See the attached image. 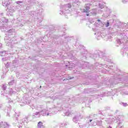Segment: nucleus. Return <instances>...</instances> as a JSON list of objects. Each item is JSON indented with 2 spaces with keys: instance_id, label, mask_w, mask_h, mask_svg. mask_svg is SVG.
Returning <instances> with one entry per match:
<instances>
[{
  "instance_id": "obj_1",
  "label": "nucleus",
  "mask_w": 128,
  "mask_h": 128,
  "mask_svg": "<svg viewBox=\"0 0 128 128\" xmlns=\"http://www.w3.org/2000/svg\"><path fill=\"white\" fill-rule=\"evenodd\" d=\"M7 22L8 19L4 17H2L0 19V30H1L2 32H6V30H8V25L6 24Z\"/></svg>"
},
{
  "instance_id": "obj_2",
  "label": "nucleus",
  "mask_w": 128,
  "mask_h": 128,
  "mask_svg": "<svg viewBox=\"0 0 128 128\" xmlns=\"http://www.w3.org/2000/svg\"><path fill=\"white\" fill-rule=\"evenodd\" d=\"M42 112H44V114H43V116H52V113L50 112H48V110L47 109H44V110H42L40 112H36L33 114V116L35 118H40V114H42Z\"/></svg>"
},
{
  "instance_id": "obj_3",
  "label": "nucleus",
  "mask_w": 128,
  "mask_h": 128,
  "mask_svg": "<svg viewBox=\"0 0 128 128\" xmlns=\"http://www.w3.org/2000/svg\"><path fill=\"white\" fill-rule=\"evenodd\" d=\"M71 8L72 5H70V4L63 6L62 7H61V10L60 11V14L61 16H64V10H65V12L68 10V9L70 8Z\"/></svg>"
},
{
  "instance_id": "obj_4",
  "label": "nucleus",
  "mask_w": 128,
  "mask_h": 128,
  "mask_svg": "<svg viewBox=\"0 0 128 128\" xmlns=\"http://www.w3.org/2000/svg\"><path fill=\"white\" fill-rule=\"evenodd\" d=\"M90 6H92L90 4H86L85 6V9H84L83 10H82V12H86V15L87 16H88V12H90Z\"/></svg>"
},
{
  "instance_id": "obj_5",
  "label": "nucleus",
  "mask_w": 128,
  "mask_h": 128,
  "mask_svg": "<svg viewBox=\"0 0 128 128\" xmlns=\"http://www.w3.org/2000/svg\"><path fill=\"white\" fill-rule=\"evenodd\" d=\"M82 116L80 114H78L73 118L72 120L74 122H75V124H78L80 120H82Z\"/></svg>"
},
{
  "instance_id": "obj_6",
  "label": "nucleus",
  "mask_w": 128,
  "mask_h": 128,
  "mask_svg": "<svg viewBox=\"0 0 128 128\" xmlns=\"http://www.w3.org/2000/svg\"><path fill=\"white\" fill-rule=\"evenodd\" d=\"M96 28H102L104 26V24L100 20H98L96 22V24H94Z\"/></svg>"
},
{
  "instance_id": "obj_7",
  "label": "nucleus",
  "mask_w": 128,
  "mask_h": 128,
  "mask_svg": "<svg viewBox=\"0 0 128 128\" xmlns=\"http://www.w3.org/2000/svg\"><path fill=\"white\" fill-rule=\"evenodd\" d=\"M5 42H6V46H10V44H12V40L11 38H8V37L6 36L4 38Z\"/></svg>"
},
{
  "instance_id": "obj_8",
  "label": "nucleus",
  "mask_w": 128,
  "mask_h": 128,
  "mask_svg": "<svg viewBox=\"0 0 128 128\" xmlns=\"http://www.w3.org/2000/svg\"><path fill=\"white\" fill-rule=\"evenodd\" d=\"M7 12H10L11 14H12V12H14L16 10H14V7L12 6V5H9L8 6Z\"/></svg>"
},
{
  "instance_id": "obj_9",
  "label": "nucleus",
  "mask_w": 128,
  "mask_h": 128,
  "mask_svg": "<svg viewBox=\"0 0 128 128\" xmlns=\"http://www.w3.org/2000/svg\"><path fill=\"white\" fill-rule=\"evenodd\" d=\"M10 125L6 122H0V128H9Z\"/></svg>"
},
{
  "instance_id": "obj_10",
  "label": "nucleus",
  "mask_w": 128,
  "mask_h": 128,
  "mask_svg": "<svg viewBox=\"0 0 128 128\" xmlns=\"http://www.w3.org/2000/svg\"><path fill=\"white\" fill-rule=\"evenodd\" d=\"M12 2L11 0H2V4L4 6L8 7L10 6V4Z\"/></svg>"
},
{
  "instance_id": "obj_11",
  "label": "nucleus",
  "mask_w": 128,
  "mask_h": 128,
  "mask_svg": "<svg viewBox=\"0 0 128 128\" xmlns=\"http://www.w3.org/2000/svg\"><path fill=\"white\" fill-rule=\"evenodd\" d=\"M96 34L97 35V36H96V38L98 40H100V38H102V33H100V31H97L95 34Z\"/></svg>"
},
{
  "instance_id": "obj_12",
  "label": "nucleus",
  "mask_w": 128,
  "mask_h": 128,
  "mask_svg": "<svg viewBox=\"0 0 128 128\" xmlns=\"http://www.w3.org/2000/svg\"><path fill=\"white\" fill-rule=\"evenodd\" d=\"M38 128H44V123L41 122H40L38 124L37 126Z\"/></svg>"
},
{
  "instance_id": "obj_13",
  "label": "nucleus",
  "mask_w": 128,
  "mask_h": 128,
  "mask_svg": "<svg viewBox=\"0 0 128 128\" xmlns=\"http://www.w3.org/2000/svg\"><path fill=\"white\" fill-rule=\"evenodd\" d=\"M33 12L32 16H34V18H38V17L40 16V12L36 13V12Z\"/></svg>"
},
{
  "instance_id": "obj_14",
  "label": "nucleus",
  "mask_w": 128,
  "mask_h": 128,
  "mask_svg": "<svg viewBox=\"0 0 128 128\" xmlns=\"http://www.w3.org/2000/svg\"><path fill=\"white\" fill-rule=\"evenodd\" d=\"M6 54H8V52H6V51L0 52V56H6Z\"/></svg>"
},
{
  "instance_id": "obj_15",
  "label": "nucleus",
  "mask_w": 128,
  "mask_h": 128,
  "mask_svg": "<svg viewBox=\"0 0 128 128\" xmlns=\"http://www.w3.org/2000/svg\"><path fill=\"white\" fill-rule=\"evenodd\" d=\"M108 124H110V122H116V119L114 118L113 117L110 118L108 120Z\"/></svg>"
},
{
  "instance_id": "obj_16",
  "label": "nucleus",
  "mask_w": 128,
  "mask_h": 128,
  "mask_svg": "<svg viewBox=\"0 0 128 128\" xmlns=\"http://www.w3.org/2000/svg\"><path fill=\"white\" fill-rule=\"evenodd\" d=\"M7 32L8 34H14L15 32L14 29H10Z\"/></svg>"
},
{
  "instance_id": "obj_17",
  "label": "nucleus",
  "mask_w": 128,
  "mask_h": 128,
  "mask_svg": "<svg viewBox=\"0 0 128 128\" xmlns=\"http://www.w3.org/2000/svg\"><path fill=\"white\" fill-rule=\"evenodd\" d=\"M2 89L4 90V92H6V84H4L2 86Z\"/></svg>"
},
{
  "instance_id": "obj_18",
  "label": "nucleus",
  "mask_w": 128,
  "mask_h": 128,
  "mask_svg": "<svg viewBox=\"0 0 128 128\" xmlns=\"http://www.w3.org/2000/svg\"><path fill=\"white\" fill-rule=\"evenodd\" d=\"M96 124L97 126H100L102 124V120L98 121Z\"/></svg>"
},
{
  "instance_id": "obj_19",
  "label": "nucleus",
  "mask_w": 128,
  "mask_h": 128,
  "mask_svg": "<svg viewBox=\"0 0 128 128\" xmlns=\"http://www.w3.org/2000/svg\"><path fill=\"white\" fill-rule=\"evenodd\" d=\"M7 94H8V90L4 92L3 90V91L2 92V94H3L4 96H6Z\"/></svg>"
},
{
  "instance_id": "obj_20",
  "label": "nucleus",
  "mask_w": 128,
  "mask_h": 128,
  "mask_svg": "<svg viewBox=\"0 0 128 128\" xmlns=\"http://www.w3.org/2000/svg\"><path fill=\"white\" fill-rule=\"evenodd\" d=\"M116 42H117L118 44H121L122 42V40H120V39H118L116 40Z\"/></svg>"
},
{
  "instance_id": "obj_21",
  "label": "nucleus",
  "mask_w": 128,
  "mask_h": 128,
  "mask_svg": "<svg viewBox=\"0 0 128 128\" xmlns=\"http://www.w3.org/2000/svg\"><path fill=\"white\" fill-rule=\"evenodd\" d=\"M98 6H99V8H101V10H102V8H104V4H102L100 3L98 4Z\"/></svg>"
},
{
  "instance_id": "obj_22",
  "label": "nucleus",
  "mask_w": 128,
  "mask_h": 128,
  "mask_svg": "<svg viewBox=\"0 0 128 128\" xmlns=\"http://www.w3.org/2000/svg\"><path fill=\"white\" fill-rule=\"evenodd\" d=\"M9 94H12L14 92V91L12 88L9 89V90L8 91Z\"/></svg>"
},
{
  "instance_id": "obj_23",
  "label": "nucleus",
  "mask_w": 128,
  "mask_h": 128,
  "mask_svg": "<svg viewBox=\"0 0 128 128\" xmlns=\"http://www.w3.org/2000/svg\"><path fill=\"white\" fill-rule=\"evenodd\" d=\"M14 80H12L11 82H8V84L10 86H12V85H14Z\"/></svg>"
},
{
  "instance_id": "obj_24",
  "label": "nucleus",
  "mask_w": 128,
  "mask_h": 128,
  "mask_svg": "<svg viewBox=\"0 0 128 128\" xmlns=\"http://www.w3.org/2000/svg\"><path fill=\"white\" fill-rule=\"evenodd\" d=\"M106 10L108 14V16L110 15V14L112 12H110V10L108 8H106Z\"/></svg>"
},
{
  "instance_id": "obj_25",
  "label": "nucleus",
  "mask_w": 128,
  "mask_h": 128,
  "mask_svg": "<svg viewBox=\"0 0 128 128\" xmlns=\"http://www.w3.org/2000/svg\"><path fill=\"white\" fill-rule=\"evenodd\" d=\"M91 126H96L97 125V124L96 122H94L92 123H91Z\"/></svg>"
},
{
  "instance_id": "obj_26",
  "label": "nucleus",
  "mask_w": 128,
  "mask_h": 128,
  "mask_svg": "<svg viewBox=\"0 0 128 128\" xmlns=\"http://www.w3.org/2000/svg\"><path fill=\"white\" fill-rule=\"evenodd\" d=\"M105 26L106 28H108V26H110V22H108V21L107 23L105 24Z\"/></svg>"
},
{
  "instance_id": "obj_27",
  "label": "nucleus",
  "mask_w": 128,
  "mask_h": 128,
  "mask_svg": "<svg viewBox=\"0 0 128 128\" xmlns=\"http://www.w3.org/2000/svg\"><path fill=\"white\" fill-rule=\"evenodd\" d=\"M122 128V123L120 122L118 124V126H117V128Z\"/></svg>"
},
{
  "instance_id": "obj_28",
  "label": "nucleus",
  "mask_w": 128,
  "mask_h": 128,
  "mask_svg": "<svg viewBox=\"0 0 128 128\" xmlns=\"http://www.w3.org/2000/svg\"><path fill=\"white\" fill-rule=\"evenodd\" d=\"M28 2L30 4L34 2H34H34V0H28Z\"/></svg>"
},
{
  "instance_id": "obj_29",
  "label": "nucleus",
  "mask_w": 128,
  "mask_h": 128,
  "mask_svg": "<svg viewBox=\"0 0 128 128\" xmlns=\"http://www.w3.org/2000/svg\"><path fill=\"white\" fill-rule=\"evenodd\" d=\"M2 62H5L6 60H8V58H6V57L3 58H2Z\"/></svg>"
},
{
  "instance_id": "obj_30",
  "label": "nucleus",
  "mask_w": 128,
  "mask_h": 128,
  "mask_svg": "<svg viewBox=\"0 0 128 128\" xmlns=\"http://www.w3.org/2000/svg\"><path fill=\"white\" fill-rule=\"evenodd\" d=\"M66 116H70V112H66Z\"/></svg>"
},
{
  "instance_id": "obj_31",
  "label": "nucleus",
  "mask_w": 128,
  "mask_h": 128,
  "mask_svg": "<svg viewBox=\"0 0 128 128\" xmlns=\"http://www.w3.org/2000/svg\"><path fill=\"white\" fill-rule=\"evenodd\" d=\"M16 4H22V1H18L16 2Z\"/></svg>"
},
{
  "instance_id": "obj_32",
  "label": "nucleus",
  "mask_w": 128,
  "mask_h": 128,
  "mask_svg": "<svg viewBox=\"0 0 128 128\" xmlns=\"http://www.w3.org/2000/svg\"><path fill=\"white\" fill-rule=\"evenodd\" d=\"M122 104L124 106H128V104H126V103H122Z\"/></svg>"
},
{
  "instance_id": "obj_33",
  "label": "nucleus",
  "mask_w": 128,
  "mask_h": 128,
  "mask_svg": "<svg viewBox=\"0 0 128 128\" xmlns=\"http://www.w3.org/2000/svg\"><path fill=\"white\" fill-rule=\"evenodd\" d=\"M92 122V120H90L88 122V124H90V122Z\"/></svg>"
},
{
  "instance_id": "obj_34",
  "label": "nucleus",
  "mask_w": 128,
  "mask_h": 128,
  "mask_svg": "<svg viewBox=\"0 0 128 128\" xmlns=\"http://www.w3.org/2000/svg\"><path fill=\"white\" fill-rule=\"evenodd\" d=\"M104 12V10H99L98 12L100 14V12Z\"/></svg>"
},
{
  "instance_id": "obj_35",
  "label": "nucleus",
  "mask_w": 128,
  "mask_h": 128,
  "mask_svg": "<svg viewBox=\"0 0 128 128\" xmlns=\"http://www.w3.org/2000/svg\"><path fill=\"white\" fill-rule=\"evenodd\" d=\"M107 128H112L110 126H107Z\"/></svg>"
},
{
  "instance_id": "obj_36",
  "label": "nucleus",
  "mask_w": 128,
  "mask_h": 128,
  "mask_svg": "<svg viewBox=\"0 0 128 128\" xmlns=\"http://www.w3.org/2000/svg\"><path fill=\"white\" fill-rule=\"evenodd\" d=\"M7 116H10V113L8 112H7Z\"/></svg>"
},
{
  "instance_id": "obj_37",
  "label": "nucleus",
  "mask_w": 128,
  "mask_h": 128,
  "mask_svg": "<svg viewBox=\"0 0 128 128\" xmlns=\"http://www.w3.org/2000/svg\"><path fill=\"white\" fill-rule=\"evenodd\" d=\"M93 22H94V21H90V24H92Z\"/></svg>"
},
{
  "instance_id": "obj_38",
  "label": "nucleus",
  "mask_w": 128,
  "mask_h": 128,
  "mask_svg": "<svg viewBox=\"0 0 128 128\" xmlns=\"http://www.w3.org/2000/svg\"><path fill=\"white\" fill-rule=\"evenodd\" d=\"M0 16H2V13L0 14Z\"/></svg>"
},
{
  "instance_id": "obj_39",
  "label": "nucleus",
  "mask_w": 128,
  "mask_h": 128,
  "mask_svg": "<svg viewBox=\"0 0 128 128\" xmlns=\"http://www.w3.org/2000/svg\"><path fill=\"white\" fill-rule=\"evenodd\" d=\"M2 48V44L0 43V48Z\"/></svg>"
},
{
  "instance_id": "obj_40",
  "label": "nucleus",
  "mask_w": 128,
  "mask_h": 128,
  "mask_svg": "<svg viewBox=\"0 0 128 128\" xmlns=\"http://www.w3.org/2000/svg\"><path fill=\"white\" fill-rule=\"evenodd\" d=\"M24 26V24H21L20 25V26Z\"/></svg>"
},
{
  "instance_id": "obj_41",
  "label": "nucleus",
  "mask_w": 128,
  "mask_h": 128,
  "mask_svg": "<svg viewBox=\"0 0 128 128\" xmlns=\"http://www.w3.org/2000/svg\"><path fill=\"white\" fill-rule=\"evenodd\" d=\"M92 14H96V12L92 13Z\"/></svg>"
},
{
  "instance_id": "obj_42",
  "label": "nucleus",
  "mask_w": 128,
  "mask_h": 128,
  "mask_svg": "<svg viewBox=\"0 0 128 128\" xmlns=\"http://www.w3.org/2000/svg\"><path fill=\"white\" fill-rule=\"evenodd\" d=\"M68 80H72V78H68Z\"/></svg>"
},
{
  "instance_id": "obj_43",
  "label": "nucleus",
  "mask_w": 128,
  "mask_h": 128,
  "mask_svg": "<svg viewBox=\"0 0 128 128\" xmlns=\"http://www.w3.org/2000/svg\"><path fill=\"white\" fill-rule=\"evenodd\" d=\"M108 16V15H106V16H105V17H106V18Z\"/></svg>"
},
{
  "instance_id": "obj_44",
  "label": "nucleus",
  "mask_w": 128,
  "mask_h": 128,
  "mask_svg": "<svg viewBox=\"0 0 128 128\" xmlns=\"http://www.w3.org/2000/svg\"><path fill=\"white\" fill-rule=\"evenodd\" d=\"M10 47H11V48H12V46L10 45Z\"/></svg>"
},
{
  "instance_id": "obj_45",
  "label": "nucleus",
  "mask_w": 128,
  "mask_h": 128,
  "mask_svg": "<svg viewBox=\"0 0 128 128\" xmlns=\"http://www.w3.org/2000/svg\"><path fill=\"white\" fill-rule=\"evenodd\" d=\"M8 110V112H10V108L9 110Z\"/></svg>"
},
{
  "instance_id": "obj_46",
  "label": "nucleus",
  "mask_w": 128,
  "mask_h": 128,
  "mask_svg": "<svg viewBox=\"0 0 128 128\" xmlns=\"http://www.w3.org/2000/svg\"><path fill=\"white\" fill-rule=\"evenodd\" d=\"M0 108H2V105H0Z\"/></svg>"
}]
</instances>
